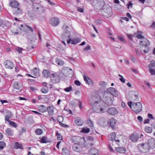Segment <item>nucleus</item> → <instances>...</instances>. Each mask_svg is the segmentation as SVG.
Returning <instances> with one entry per match:
<instances>
[{"label":"nucleus","mask_w":155,"mask_h":155,"mask_svg":"<svg viewBox=\"0 0 155 155\" xmlns=\"http://www.w3.org/2000/svg\"><path fill=\"white\" fill-rule=\"evenodd\" d=\"M130 108L136 113L140 112L142 110V104L140 102H133L130 101L127 102Z\"/></svg>","instance_id":"3"},{"label":"nucleus","mask_w":155,"mask_h":155,"mask_svg":"<svg viewBox=\"0 0 155 155\" xmlns=\"http://www.w3.org/2000/svg\"><path fill=\"white\" fill-rule=\"evenodd\" d=\"M35 133L36 134L38 135H41V134L43 132L42 130L41 129H37L35 130Z\"/></svg>","instance_id":"41"},{"label":"nucleus","mask_w":155,"mask_h":155,"mask_svg":"<svg viewBox=\"0 0 155 155\" xmlns=\"http://www.w3.org/2000/svg\"><path fill=\"white\" fill-rule=\"evenodd\" d=\"M80 40L78 38H75L71 40V38H69V40L68 41V43H71L72 44L75 45L80 42Z\"/></svg>","instance_id":"20"},{"label":"nucleus","mask_w":155,"mask_h":155,"mask_svg":"<svg viewBox=\"0 0 155 155\" xmlns=\"http://www.w3.org/2000/svg\"><path fill=\"white\" fill-rule=\"evenodd\" d=\"M73 150L75 151L80 152L81 151V149L80 144L75 143L73 146Z\"/></svg>","instance_id":"16"},{"label":"nucleus","mask_w":155,"mask_h":155,"mask_svg":"<svg viewBox=\"0 0 155 155\" xmlns=\"http://www.w3.org/2000/svg\"><path fill=\"white\" fill-rule=\"evenodd\" d=\"M60 22L58 18L55 17L51 18L49 21V23L52 26H55L58 25Z\"/></svg>","instance_id":"6"},{"label":"nucleus","mask_w":155,"mask_h":155,"mask_svg":"<svg viewBox=\"0 0 155 155\" xmlns=\"http://www.w3.org/2000/svg\"><path fill=\"white\" fill-rule=\"evenodd\" d=\"M130 139L132 142H136L139 140V135L137 134H132L130 136Z\"/></svg>","instance_id":"9"},{"label":"nucleus","mask_w":155,"mask_h":155,"mask_svg":"<svg viewBox=\"0 0 155 155\" xmlns=\"http://www.w3.org/2000/svg\"><path fill=\"white\" fill-rule=\"evenodd\" d=\"M64 119L63 117L62 116H58V120L60 123L62 122Z\"/></svg>","instance_id":"46"},{"label":"nucleus","mask_w":155,"mask_h":155,"mask_svg":"<svg viewBox=\"0 0 155 155\" xmlns=\"http://www.w3.org/2000/svg\"><path fill=\"white\" fill-rule=\"evenodd\" d=\"M93 100L92 101H90V103L91 106L92 107L93 110L97 113H101L104 112V108L103 106V108L100 106V103L97 100H95V98L94 97L93 98Z\"/></svg>","instance_id":"1"},{"label":"nucleus","mask_w":155,"mask_h":155,"mask_svg":"<svg viewBox=\"0 0 155 155\" xmlns=\"http://www.w3.org/2000/svg\"><path fill=\"white\" fill-rule=\"evenodd\" d=\"M130 58L131 60L134 62L135 63L136 62V59L134 55H131L130 56Z\"/></svg>","instance_id":"54"},{"label":"nucleus","mask_w":155,"mask_h":155,"mask_svg":"<svg viewBox=\"0 0 155 155\" xmlns=\"http://www.w3.org/2000/svg\"><path fill=\"white\" fill-rule=\"evenodd\" d=\"M84 81L85 83L91 86L93 85V81L92 79L84 75L83 76Z\"/></svg>","instance_id":"12"},{"label":"nucleus","mask_w":155,"mask_h":155,"mask_svg":"<svg viewBox=\"0 0 155 155\" xmlns=\"http://www.w3.org/2000/svg\"><path fill=\"white\" fill-rule=\"evenodd\" d=\"M90 49H91L90 47V46L89 45H88L84 49V50H85V51H87L90 50Z\"/></svg>","instance_id":"62"},{"label":"nucleus","mask_w":155,"mask_h":155,"mask_svg":"<svg viewBox=\"0 0 155 155\" xmlns=\"http://www.w3.org/2000/svg\"><path fill=\"white\" fill-rule=\"evenodd\" d=\"M135 51L136 54L137 56L140 57V54L139 53V52L141 51L138 48H135Z\"/></svg>","instance_id":"47"},{"label":"nucleus","mask_w":155,"mask_h":155,"mask_svg":"<svg viewBox=\"0 0 155 155\" xmlns=\"http://www.w3.org/2000/svg\"><path fill=\"white\" fill-rule=\"evenodd\" d=\"M41 91L42 93L44 94H46L48 92L49 90L47 88H43L41 89Z\"/></svg>","instance_id":"45"},{"label":"nucleus","mask_w":155,"mask_h":155,"mask_svg":"<svg viewBox=\"0 0 155 155\" xmlns=\"http://www.w3.org/2000/svg\"><path fill=\"white\" fill-rule=\"evenodd\" d=\"M148 144L150 148H153L155 147V140L151 139L148 140Z\"/></svg>","instance_id":"23"},{"label":"nucleus","mask_w":155,"mask_h":155,"mask_svg":"<svg viewBox=\"0 0 155 155\" xmlns=\"http://www.w3.org/2000/svg\"><path fill=\"white\" fill-rule=\"evenodd\" d=\"M115 150L117 152L121 153H124L126 151L125 148L121 147L116 148Z\"/></svg>","instance_id":"30"},{"label":"nucleus","mask_w":155,"mask_h":155,"mask_svg":"<svg viewBox=\"0 0 155 155\" xmlns=\"http://www.w3.org/2000/svg\"><path fill=\"white\" fill-rule=\"evenodd\" d=\"M78 11L80 12H83V9L80 7H77Z\"/></svg>","instance_id":"61"},{"label":"nucleus","mask_w":155,"mask_h":155,"mask_svg":"<svg viewBox=\"0 0 155 155\" xmlns=\"http://www.w3.org/2000/svg\"><path fill=\"white\" fill-rule=\"evenodd\" d=\"M68 27L66 25H64L63 26V33H66V31H69L67 29Z\"/></svg>","instance_id":"48"},{"label":"nucleus","mask_w":155,"mask_h":155,"mask_svg":"<svg viewBox=\"0 0 155 155\" xmlns=\"http://www.w3.org/2000/svg\"><path fill=\"white\" fill-rule=\"evenodd\" d=\"M90 131V129L87 128H83L81 131V133H87Z\"/></svg>","instance_id":"40"},{"label":"nucleus","mask_w":155,"mask_h":155,"mask_svg":"<svg viewBox=\"0 0 155 155\" xmlns=\"http://www.w3.org/2000/svg\"><path fill=\"white\" fill-rule=\"evenodd\" d=\"M74 122L76 124L79 126H81L83 124V122L81 118L77 117L74 118Z\"/></svg>","instance_id":"15"},{"label":"nucleus","mask_w":155,"mask_h":155,"mask_svg":"<svg viewBox=\"0 0 155 155\" xmlns=\"http://www.w3.org/2000/svg\"><path fill=\"white\" fill-rule=\"evenodd\" d=\"M114 100L113 96L107 91L103 92V103L107 105L113 104Z\"/></svg>","instance_id":"2"},{"label":"nucleus","mask_w":155,"mask_h":155,"mask_svg":"<svg viewBox=\"0 0 155 155\" xmlns=\"http://www.w3.org/2000/svg\"><path fill=\"white\" fill-rule=\"evenodd\" d=\"M93 3H95V4H93L94 7L97 9H101L102 8L103 10L104 9L105 7L104 2L103 0L97 1V0H94L93 2Z\"/></svg>","instance_id":"4"},{"label":"nucleus","mask_w":155,"mask_h":155,"mask_svg":"<svg viewBox=\"0 0 155 155\" xmlns=\"http://www.w3.org/2000/svg\"><path fill=\"white\" fill-rule=\"evenodd\" d=\"M137 119L140 122H141L142 121L143 118L140 116H138L137 117Z\"/></svg>","instance_id":"63"},{"label":"nucleus","mask_w":155,"mask_h":155,"mask_svg":"<svg viewBox=\"0 0 155 155\" xmlns=\"http://www.w3.org/2000/svg\"><path fill=\"white\" fill-rule=\"evenodd\" d=\"M56 62L58 65L61 66L64 64V62L61 59L59 58H56Z\"/></svg>","instance_id":"35"},{"label":"nucleus","mask_w":155,"mask_h":155,"mask_svg":"<svg viewBox=\"0 0 155 155\" xmlns=\"http://www.w3.org/2000/svg\"><path fill=\"white\" fill-rule=\"evenodd\" d=\"M118 39L122 42L125 43V40L122 36H118L117 37Z\"/></svg>","instance_id":"56"},{"label":"nucleus","mask_w":155,"mask_h":155,"mask_svg":"<svg viewBox=\"0 0 155 155\" xmlns=\"http://www.w3.org/2000/svg\"><path fill=\"white\" fill-rule=\"evenodd\" d=\"M51 80L53 83H56L59 82L60 80L59 76L56 73L52 74Z\"/></svg>","instance_id":"8"},{"label":"nucleus","mask_w":155,"mask_h":155,"mask_svg":"<svg viewBox=\"0 0 155 155\" xmlns=\"http://www.w3.org/2000/svg\"><path fill=\"white\" fill-rule=\"evenodd\" d=\"M22 10L20 8L17 7L14 8L13 11V14L15 15H18L22 13Z\"/></svg>","instance_id":"19"},{"label":"nucleus","mask_w":155,"mask_h":155,"mask_svg":"<svg viewBox=\"0 0 155 155\" xmlns=\"http://www.w3.org/2000/svg\"><path fill=\"white\" fill-rule=\"evenodd\" d=\"M40 142L42 143H45L48 142L46 138L45 137H43L40 140Z\"/></svg>","instance_id":"43"},{"label":"nucleus","mask_w":155,"mask_h":155,"mask_svg":"<svg viewBox=\"0 0 155 155\" xmlns=\"http://www.w3.org/2000/svg\"><path fill=\"white\" fill-rule=\"evenodd\" d=\"M21 84L20 82L16 81L14 82L13 87L17 90H20L21 88Z\"/></svg>","instance_id":"21"},{"label":"nucleus","mask_w":155,"mask_h":155,"mask_svg":"<svg viewBox=\"0 0 155 155\" xmlns=\"http://www.w3.org/2000/svg\"><path fill=\"white\" fill-rule=\"evenodd\" d=\"M47 110H48L49 114L52 115L54 114L53 107L52 106H49L47 108Z\"/></svg>","instance_id":"31"},{"label":"nucleus","mask_w":155,"mask_h":155,"mask_svg":"<svg viewBox=\"0 0 155 155\" xmlns=\"http://www.w3.org/2000/svg\"><path fill=\"white\" fill-rule=\"evenodd\" d=\"M38 109L40 112L43 113L46 111L47 108L43 105H41L38 107Z\"/></svg>","instance_id":"29"},{"label":"nucleus","mask_w":155,"mask_h":155,"mask_svg":"<svg viewBox=\"0 0 155 155\" xmlns=\"http://www.w3.org/2000/svg\"><path fill=\"white\" fill-rule=\"evenodd\" d=\"M5 131L6 134L8 136H12L14 132L11 128H7Z\"/></svg>","instance_id":"27"},{"label":"nucleus","mask_w":155,"mask_h":155,"mask_svg":"<svg viewBox=\"0 0 155 155\" xmlns=\"http://www.w3.org/2000/svg\"><path fill=\"white\" fill-rule=\"evenodd\" d=\"M144 130L145 132L150 133H151L152 131V127H149L146 126L145 127Z\"/></svg>","instance_id":"34"},{"label":"nucleus","mask_w":155,"mask_h":155,"mask_svg":"<svg viewBox=\"0 0 155 155\" xmlns=\"http://www.w3.org/2000/svg\"><path fill=\"white\" fill-rule=\"evenodd\" d=\"M33 8L34 9V10L35 11H37L39 9H41L42 8L41 6L40 7H36L35 5H33Z\"/></svg>","instance_id":"59"},{"label":"nucleus","mask_w":155,"mask_h":155,"mask_svg":"<svg viewBox=\"0 0 155 155\" xmlns=\"http://www.w3.org/2000/svg\"><path fill=\"white\" fill-rule=\"evenodd\" d=\"M33 74H34L36 76H38L39 75V73L38 71L36 68H34V70L33 71Z\"/></svg>","instance_id":"38"},{"label":"nucleus","mask_w":155,"mask_h":155,"mask_svg":"<svg viewBox=\"0 0 155 155\" xmlns=\"http://www.w3.org/2000/svg\"><path fill=\"white\" fill-rule=\"evenodd\" d=\"M118 75L119 77H120V78H119L120 80L123 83H125V80L124 78L123 77L122 75L120 74H119Z\"/></svg>","instance_id":"50"},{"label":"nucleus","mask_w":155,"mask_h":155,"mask_svg":"<svg viewBox=\"0 0 155 155\" xmlns=\"http://www.w3.org/2000/svg\"><path fill=\"white\" fill-rule=\"evenodd\" d=\"M15 148L16 149H23L24 148L23 145L21 144L18 142H16L15 143Z\"/></svg>","instance_id":"32"},{"label":"nucleus","mask_w":155,"mask_h":155,"mask_svg":"<svg viewBox=\"0 0 155 155\" xmlns=\"http://www.w3.org/2000/svg\"><path fill=\"white\" fill-rule=\"evenodd\" d=\"M15 50L18 51L19 53H21L22 51L23 50V49L20 47H18L15 49Z\"/></svg>","instance_id":"55"},{"label":"nucleus","mask_w":155,"mask_h":155,"mask_svg":"<svg viewBox=\"0 0 155 155\" xmlns=\"http://www.w3.org/2000/svg\"><path fill=\"white\" fill-rule=\"evenodd\" d=\"M8 123L9 125L12 126V127H13L15 128H16L17 127V124L14 122L10 121H9V122Z\"/></svg>","instance_id":"44"},{"label":"nucleus","mask_w":155,"mask_h":155,"mask_svg":"<svg viewBox=\"0 0 155 155\" xmlns=\"http://www.w3.org/2000/svg\"><path fill=\"white\" fill-rule=\"evenodd\" d=\"M43 74L45 78H48L49 76V72L47 70H44L43 72Z\"/></svg>","instance_id":"33"},{"label":"nucleus","mask_w":155,"mask_h":155,"mask_svg":"<svg viewBox=\"0 0 155 155\" xmlns=\"http://www.w3.org/2000/svg\"><path fill=\"white\" fill-rule=\"evenodd\" d=\"M74 84L77 86H80L81 85V83L78 80L75 81Z\"/></svg>","instance_id":"60"},{"label":"nucleus","mask_w":155,"mask_h":155,"mask_svg":"<svg viewBox=\"0 0 155 155\" xmlns=\"http://www.w3.org/2000/svg\"><path fill=\"white\" fill-rule=\"evenodd\" d=\"M107 92L109 93L112 95L113 97H117L118 95V94L117 90L113 87H110L107 89Z\"/></svg>","instance_id":"7"},{"label":"nucleus","mask_w":155,"mask_h":155,"mask_svg":"<svg viewBox=\"0 0 155 155\" xmlns=\"http://www.w3.org/2000/svg\"><path fill=\"white\" fill-rule=\"evenodd\" d=\"M104 12H105V15L107 17L111 16L112 15V12L111 9L108 8L106 9L105 10H104Z\"/></svg>","instance_id":"22"},{"label":"nucleus","mask_w":155,"mask_h":155,"mask_svg":"<svg viewBox=\"0 0 155 155\" xmlns=\"http://www.w3.org/2000/svg\"><path fill=\"white\" fill-rule=\"evenodd\" d=\"M107 112L109 114L112 115H115L118 113L117 110L114 107L109 108L107 110Z\"/></svg>","instance_id":"13"},{"label":"nucleus","mask_w":155,"mask_h":155,"mask_svg":"<svg viewBox=\"0 0 155 155\" xmlns=\"http://www.w3.org/2000/svg\"><path fill=\"white\" fill-rule=\"evenodd\" d=\"M116 120L113 118H111L108 120L107 123L110 124L113 129L114 128V126L116 124Z\"/></svg>","instance_id":"17"},{"label":"nucleus","mask_w":155,"mask_h":155,"mask_svg":"<svg viewBox=\"0 0 155 155\" xmlns=\"http://www.w3.org/2000/svg\"><path fill=\"white\" fill-rule=\"evenodd\" d=\"M11 6L13 8H15L18 7L19 5V3L18 2L16 1H12L10 4Z\"/></svg>","instance_id":"28"},{"label":"nucleus","mask_w":155,"mask_h":155,"mask_svg":"<svg viewBox=\"0 0 155 155\" xmlns=\"http://www.w3.org/2000/svg\"><path fill=\"white\" fill-rule=\"evenodd\" d=\"M72 87L71 86L68 87L67 88H65L64 89L65 91L68 92L72 91Z\"/></svg>","instance_id":"49"},{"label":"nucleus","mask_w":155,"mask_h":155,"mask_svg":"<svg viewBox=\"0 0 155 155\" xmlns=\"http://www.w3.org/2000/svg\"><path fill=\"white\" fill-rule=\"evenodd\" d=\"M11 116H10L8 115H6L5 117V120L9 122V121H10V120H9V119L11 117Z\"/></svg>","instance_id":"57"},{"label":"nucleus","mask_w":155,"mask_h":155,"mask_svg":"<svg viewBox=\"0 0 155 155\" xmlns=\"http://www.w3.org/2000/svg\"><path fill=\"white\" fill-rule=\"evenodd\" d=\"M133 99H135L134 100L136 101H137L138 99V96L137 95H134L133 97Z\"/></svg>","instance_id":"64"},{"label":"nucleus","mask_w":155,"mask_h":155,"mask_svg":"<svg viewBox=\"0 0 155 155\" xmlns=\"http://www.w3.org/2000/svg\"><path fill=\"white\" fill-rule=\"evenodd\" d=\"M5 146L6 144L4 142L2 141H0V150H2Z\"/></svg>","instance_id":"39"},{"label":"nucleus","mask_w":155,"mask_h":155,"mask_svg":"<svg viewBox=\"0 0 155 155\" xmlns=\"http://www.w3.org/2000/svg\"><path fill=\"white\" fill-rule=\"evenodd\" d=\"M149 67L150 68L149 71H150V72L151 73V74L152 75L155 74V71L153 69H151V67H150V66H149Z\"/></svg>","instance_id":"52"},{"label":"nucleus","mask_w":155,"mask_h":155,"mask_svg":"<svg viewBox=\"0 0 155 155\" xmlns=\"http://www.w3.org/2000/svg\"><path fill=\"white\" fill-rule=\"evenodd\" d=\"M88 124L89 126L91 128L93 127H94V124L93 122L90 119L88 120Z\"/></svg>","instance_id":"42"},{"label":"nucleus","mask_w":155,"mask_h":155,"mask_svg":"<svg viewBox=\"0 0 155 155\" xmlns=\"http://www.w3.org/2000/svg\"><path fill=\"white\" fill-rule=\"evenodd\" d=\"M56 135H57V138L58 139L61 140H62V137L58 132H57Z\"/></svg>","instance_id":"53"},{"label":"nucleus","mask_w":155,"mask_h":155,"mask_svg":"<svg viewBox=\"0 0 155 155\" xmlns=\"http://www.w3.org/2000/svg\"><path fill=\"white\" fill-rule=\"evenodd\" d=\"M150 147L148 144L141 143L139 145L138 149L141 152L146 153L149 152Z\"/></svg>","instance_id":"5"},{"label":"nucleus","mask_w":155,"mask_h":155,"mask_svg":"<svg viewBox=\"0 0 155 155\" xmlns=\"http://www.w3.org/2000/svg\"><path fill=\"white\" fill-rule=\"evenodd\" d=\"M116 134L115 132H112L111 133L109 137V139L112 141H114L115 140Z\"/></svg>","instance_id":"36"},{"label":"nucleus","mask_w":155,"mask_h":155,"mask_svg":"<svg viewBox=\"0 0 155 155\" xmlns=\"http://www.w3.org/2000/svg\"><path fill=\"white\" fill-rule=\"evenodd\" d=\"M140 45L143 46H147L149 45V41L145 38L143 37L140 41Z\"/></svg>","instance_id":"18"},{"label":"nucleus","mask_w":155,"mask_h":155,"mask_svg":"<svg viewBox=\"0 0 155 155\" xmlns=\"http://www.w3.org/2000/svg\"><path fill=\"white\" fill-rule=\"evenodd\" d=\"M152 66V67H154L155 66V61L154 60H152L151 61H150V65H149V66Z\"/></svg>","instance_id":"58"},{"label":"nucleus","mask_w":155,"mask_h":155,"mask_svg":"<svg viewBox=\"0 0 155 155\" xmlns=\"http://www.w3.org/2000/svg\"><path fill=\"white\" fill-rule=\"evenodd\" d=\"M66 70L65 69H63L62 70V73H60V76H62V74H63L64 76H66L67 75V74L66 73L65 71Z\"/></svg>","instance_id":"51"},{"label":"nucleus","mask_w":155,"mask_h":155,"mask_svg":"<svg viewBox=\"0 0 155 155\" xmlns=\"http://www.w3.org/2000/svg\"><path fill=\"white\" fill-rule=\"evenodd\" d=\"M89 153L91 155H99V150L98 149L93 147L90 150Z\"/></svg>","instance_id":"14"},{"label":"nucleus","mask_w":155,"mask_h":155,"mask_svg":"<svg viewBox=\"0 0 155 155\" xmlns=\"http://www.w3.org/2000/svg\"><path fill=\"white\" fill-rule=\"evenodd\" d=\"M106 120L104 118H101L98 120V124L101 126H104L106 123Z\"/></svg>","instance_id":"25"},{"label":"nucleus","mask_w":155,"mask_h":155,"mask_svg":"<svg viewBox=\"0 0 155 155\" xmlns=\"http://www.w3.org/2000/svg\"><path fill=\"white\" fill-rule=\"evenodd\" d=\"M142 32L139 31H137V33H136L134 34H132V37H136L138 39L142 38L143 36L142 35Z\"/></svg>","instance_id":"24"},{"label":"nucleus","mask_w":155,"mask_h":155,"mask_svg":"<svg viewBox=\"0 0 155 155\" xmlns=\"http://www.w3.org/2000/svg\"><path fill=\"white\" fill-rule=\"evenodd\" d=\"M99 85L100 88H103V90L105 88L107 85V83L104 81H100L99 82Z\"/></svg>","instance_id":"26"},{"label":"nucleus","mask_w":155,"mask_h":155,"mask_svg":"<svg viewBox=\"0 0 155 155\" xmlns=\"http://www.w3.org/2000/svg\"><path fill=\"white\" fill-rule=\"evenodd\" d=\"M68 151L67 148L64 147L62 149V155H66L68 154Z\"/></svg>","instance_id":"37"},{"label":"nucleus","mask_w":155,"mask_h":155,"mask_svg":"<svg viewBox=\"0 0 155 155\" xmlns=\"http://www.w3.org/2000/svg\"><path fill=\"white\" fill-rule=\"evenodd\" d=\"M4 64L6 68L12 69L14 67V64L10 60H7L6 61L4 62Z\"/></svg>","instance_id":"11"},{"label":"nucleus","mask_w":155,"mask_h":155,"mask_svg":"<svg viewBox=\"0 0 155 155\" xmlns=\"http://www.w3.org/2000/svg\"><path fill=\"white\" fill-rule=\"evenodd\" d=\"M71 34L69 31H66V33H63L61 36L62 39L64 40H67V41L70 38V36Z\"/></svg>","instance_id":"10"}]
</instances>
